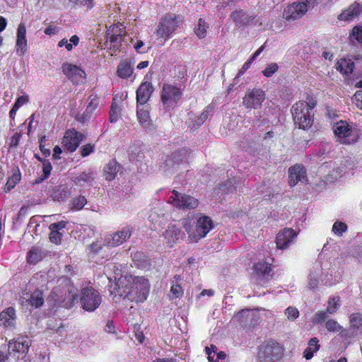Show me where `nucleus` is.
Masks as SVG:
<instances>
[{
	"mask_svg": "<svg viewBox=\"0 0 362 362\" xmlns=\"http://www.w3.org/2000/svg\"><path fill=\"white\" fill-rule=\"evenodd\" d=\"M350 329L354 334H362V315L360 313L351 314L349 317Z\"/></svg>",
	"mask_w": 362,
	"mask_h": 362,
	"instance_id": "29",
	"label": "nucleus"
},
{
	"mask_svg": "<svg viewBox=\"0 0 362 362\" xmlns=\"http://www.w3.org/2000/svg\"><path fill=\"white\" fill-rule=\"evenodd\" d=\"M356 106L362 110V90H358L354 94Z\"/></svg>",
	"mask_w": 362,
	"mask_h": 362,
	"instance_id": "63",
	"label": "nucleus"
},
{
	"mask_svg": "<svg viewBox=\"0 0 362 362\" xmlns=\"http://www.w3.org/2000/svg\"><path fill=\"white\" fill-rule=\"evenodd\" d=\"M79 42V37L76 35H72L69 40L67 41L65 48L67 51H71L73 49L74 46H77Z\"/></svg>",
	"mask_w": 362,
	"mask_h": 362,
	"instance_id": "56",
	"label": "nucleus"
},
{
	"mask_svg": "<svg viewBox=\"0 0 362 362\" xmlns=\"http://www.w3.org/2000/svg\"><path fill=\"white\" fill-rule=\"evenodd\" d=\"M125 28L122 24H117L112 26H110L107 29L106 35L107 36H125Z\"/></svg>",
	"mask_w": 362,
	"mask_h": 362,
	"instance_id": "39",
	"label": "nucleus"
},
{
	"mask_svg": "<svg viewBox=\"0 0 362 362\" xmlns=\"http://www.w3.org/2000/svg\"><path fill=\"white\" fill-rule=\"evenodd\" d=\"M168 203L182 209H195L199 204L198 200L194 197L179 193L175 189L173 191V194L169 197Z\"/></svg>",
	"mask_w": 362,
	"mask_h": 362,
	"instance_id": "11",
	"label": "nucleus"
},
{
	"mask_svg": "<svg viewBox=\"0 0 362 362\" xmlns=\"http://www.w3.org/2000/svg\"><path fill=\"white\" fill-rule=\"evenodd\" d=\"M75 288L68 278H62L50 293L49 300L54 306L69 308L75 300Z\"/></svg>",
	"mask_w": 362,
	"mask_h": 362,
	"instance_id": "2",
	"label": "nucleus"
},
{
	"mask_svg": "<svg viewBox=\"0 0 362 362\" xmlns=\"http://www.w3.org/2000/svg\"><path fill=\"white\" fill-rule=\"evenodd\" d=\"M214 106L209 105L206 106L199 114L189 112L188 114V119L186 122L188 127L194 131L199 128L204 122L208 119L210 114L213 112Z\"/></svg>",
	"mask_w": 362,
	"mask_h": 362,
	"instance_id": "14",
	"label": "nucleus"
},
{
	"mask_svg": "<svg viewBox=\"0 0 362 362\" xmlns=\"http://www.w3.org/2000/svg\"><path fill=\"white\" fill-rule=\"evenodd\" d=\"M208 28V24L205 22V21L199 18L198 21L197 26L194 30L196 35L200 39L205 37Z\"/></svg>",
	"mask_w": 362,
	"mask_h": 362,
	"instance_id": "44",
	"label": "nucleus"
},
{
	"mask_svg": "<svg viewBox=\"0 0 362 362\" xmlns=\"http://www.w3.org/2000/svg\"><path fill=\"white\" fill-rule=\"evenodd\" d=\"M214 227L213 221L207 216L202 215L197 221L196 228L192 230L189 224L185 223L184 228L188 233V239L192 243H197L200 239L206 235Z\"/></svg>",
	"mask_w": 362,
	"mask_h": 362,
	"instance_id": "5",
	"label": "nucleus"
},
{
	"mask_svg": "<svg viewBox=\"0 0 362 362\" xmlns=\"http://www.w3.org/2000/svg\"><path fill=\"white\" fill-rule=\"evenodd\" d=\"M230 17L238 27L247 25L252 20L251 16L243 10L233 11Z\"/></svg>",
	"mask_w": 362,
	"mask_h": 362,
	"instance_id": "26",
	"label": "nucleus"
},
{
	"mask_svg": "<svg viewBox=\"0 0 362 362\" xmlns=\"http://www.w3.org/2000/svg\"><path fill=\"white\" fill-rule=\"evenodd\" d=\"M95 179V173L92 170L84 171L75 177L74 182L76 185L83 186L90 184Z\"/></svg>",
	"mask_w": 362,
	"mask_h": 362,
	"instance_id": "32",
	"label": "nucleus"
},
{
	"mask_svg": "<svg viewBox=\"0 0 362 362\" xmlns=\"http://www.w3.org/2000/svg\"><path fill=\"white\" fill-rule=\"evenodd\" d=\"M177 28V21L174 15L163 16L156 30V34L159 37L166 40Z\"/></svg>",
	"mask_w": 362,
	"mask_h": 362,
	"instance_id": "12",
	"label": "nucleus"
},
{
	"mask_svg": "<svg viewBox=\"0 0 362 362\" xmlns=\"http://www.w3.org/2000/svg\"><path fill=\"white\" fill-rule=\"evenodd\" d=\"M150 283L144 276L125 275L120 276L110 286V293L113 298L116 297L132 302L143 303L149 294Z\"/></svg>",
	"mask_w": 362,
	"mask_h": 362,
	"instance_id": "1",
	"label": "nucleus"
},
{
	"mask_svg": "<svg viewBox=\"0 0 362 362\" xmlns=\"http://www.w3.org/2000/svg\"><path fill=\"white\" fill-rule=\"evenodd\" d=\"M362 13V5L358 3L352 4L347 9L339 15V21H351Z\"/></svg>",
	"mask_w": 362,
	"mask_h": 362,
	"instance_id": "23",
	"label": "nucleus"
},
{
	"mask_svg": "<svg viewBox=\"0 0 362 362\" xmlns=\"http://www.w3.org/2000/svg\"><path fill=\"white\" fill-rule=\"evenodd\" d=\"M59 31L58 28L55 26H49L45 28L44 33L47 35H54Z\"/></svg>",
	"mask_w": 362,
	"mask_h": 362,
	"instance_id": "64",
	"label": "nucleus"
},
{
	"mask_svg": "<svg viewBox=\"0 0 362 362\" xmlns=\"http://www.w3.org/2000/svg\"><path fill=\"white\" fill-rule=\"evenodd\" d=\"M94 148V145H92L90 144H88L83 146L81 148V156L83 157L89 156L91 153L93 152Z\"/></svg>",
	"mask_w": 362,
	"mask_h": 362,
	"instance_id": "60",
	"label": "nucleus"
},
{
	"mask_svg": "<svg viewBox=\"0 0 362 362\" xmlns=\"http://www.w3.org/2000/svg\"><path fill=\"white\" fill-rule=\"evenodd\" d=\"M132 228L130 226H125L122 230L115 233L110 237L106 238L105 244L108 246L116 247L129 239L132 235Z\"/></svg>",
	"mask_w": 362,
	"mask_h": 362,
	"instance_id": "18",
	"label": "nucleus"
},
{
	"mask_svg": "<svg viewBox=\"0 0 362 362\" xmlns=\"http://www.w3.org/2000/svg\"><path fill=\"white\" fill-rule=\"evenodd\" d=\"M326 329L332 332H340L342 336L346 335V330L334 320H329L325 323Z\"/></svg>",
	"mask_w": 362,
	"mask_h": 362,
	"instance_id": "40",
	"label": "nucleus"
},
{
	"mask_svg": "<svg viewBox=\"0 0 362 362\" xmlns=\"http://www.w3.org/2000/svg\"><path fill=\"white\" fill-rule=\"evenodd\" d=\"M182 95V92L180 87L171 84H163L160 100L164 108L166 110L173 108L181 99Z\"/></svg>",
	"mask_w": 362,
	"mask_h": 362,
	"instance_id": "7",
	"label": "nucleus"
},
{
	"mask_svg": "<svg viewBox=\"0 0 362 362\" xmlns=\"http://www.w3.org/2000/svg\"><path fill=\"white\" fill-rule=\"evenodd\" d=\"M66 223L65 221H59L57 223H54L49 225L50 230H56L59 231L66 227Z\"/></svg>",
	"mask_w": 362,
	"mask_h": 362,
	"instance_id": "62",
	"label": "nucleus"
},
{
	"mask_svg": "<svg viewBox=\"0 0 362 362\" xmlns=\"http://www.w3.org/2000/svg\"><path fill=\"white\" fill-rule=\"evenodd\" d=\"M296 233L291 228H285L280 231L276 238L278 248L284 250L291 243L296 237Z\"/></svg>",
	"mask_w": 362,
	"mask_h": 362,
	"instance_id": "20",
	"label": "nucleus"
},
{
	"mask_svg": "<svg viewBox=\"0 0 362 362\" xmlns=\"http://www.w3.org/2000/svg\"><path fill=\"white\" fill-rule=\"evenodd\" d=\"M16 52L20 56H24L28 49V41L26 38V27L23 23H20L16 33Z\"/></svg>",
	"mask_w": 362,
	"mask_h": 362,
	"instance_id": "19",
	"label": "nucleus"
},
{
	"mask_svg": "<svg viewBox=\"0 0 362 362\" xmlns=\"http://www.w3.org/2000/svg\"><path fill=\"white\" fill-rule=\"evenodd\" d=\"M87 203L86 199L83 196L75 197L71 201V210L79 211L83 208Z\"/></svg>",
	"mask_w": 362,
	"mask_h": 362,
	"instance_id": "48",
	"label": "nucleus"
},
{
	"mask_svg": "<svg viewBox=\"0 0 362 362\" xmlns=\"http://www.w3.org/2000/svg\"><path fill=\"white\" fill-rule=\"evenodd\" d=\"M279 69V66L276 63H271L262 71V74L266 77L272 76Z\"/></svg>",
	"mask_w": 362,
	"mask_h": 362,
	"instance_id": "53",
	"label": "nucleus"
},
{
	"mask_svg": "<svg viewBox=\"0 0 362 362\" xmlns=\"http://www.w3.org/2000/svg\"><path fill=\"white\" fill-rule=\"evenodd\" d=\"M285 315H286L288 320L293 321L298 317L299 311L296 308L289 306L285 310Z\"/></svg>",
	"mask_w": 362,
	"mask_h": 362,
	"instance_id": "52",
	"label": "nucleus"
},
{
	"mask_svg": "<svg viewBox=\"0 0 362 362\" xmlns=\"http://www.w3.org/2000/svg\"><path fill=\"white\" fill-rule=\"evenodd\" d=\"M337 141L341 144H353L359 139L358 129L346 121L340 120L332 127Z\"/></svg>",
	"mask_w": 362,
	"mask_h": 362,
	"instance_id": "4",
	"label": "nucleus"
},
{
	"mask_svg": "<svg viewBox=\"0 0 362 362\" xmlns=\"http://www.w3.org/2000/svg\"><path fill=\"white\" fill-rule=\"evenodd\" d=\"M282 355V346L277 342L269 341L259 347L257 357L261 362H274L278 361Z\"/></svg>",
	"mask_w": 362,
	"mask_h": 362,
	"instance_id": "6",
	"label": "nucleus"
},
{
	"mask_svg": "<svg viewBox=\"0 0 362 362\" xmlns=\"http://www.w3.org/2000/svg\"><path fill=\"white\" fill-rule=\"evenodd\" d=\"M181 280L180 276L176 275L174 276L171 281L170 294L171 298H180L183 295V290L178 282Z\"/></svg>",
	"mask_w": 362,
	"mask_h": 362,
	"instance_id": "37",
	"label": "nucleus"
},
{
	"mask_svg": "<svg viewBox=\"0 0 362 362\" xmlns=\"http://www.w3.org/2000/svg\"><path fill=\"white\" fill-rule=\"evenodd\" d=\"M175 165H178V163L175 164L173 158H167L160 167L163 169L164 172L172 173L174 169L177 170V168Z\"/></svg>",
	"mask_w": 362,
	"mask_h": 362,
	"instance_id": "51",
	"label": "nucleus"
},
{
	"mask_svg": "<svg viewBox=\"0 0 362 362\" xmlns=\"http://www.w3.org/2000/svg\"><path fill=\"white\" fill-rule=\"evenodd\" d=\"M153 88L151 83L144 82L136 90V103L137 105H144L151 98Z\"/></svg>",
	"mask_w": 362,
	"mask_h": 362,
	"instance_id": "21",
	"label": "nucleus"
},
{
	"mask_svg": "<svg viewBox=\"0 0 362 362\" xmlns=\"http://www.w3.org/2000/svg\"><path fill=\"white\" fill-rule=\"evenodd\" d=\"M70 3L80 6L90 8L93 6V0H68Z\"/></svg>",
	"mask_w": 362,
	"mask_h": 362,
	"instance_id": "54",
	"label": "nucleus"
},
{
	"mask_svg": "<svg viewBox=\"0 0 362 362\" xmlns=\"http://www.w3.org/2000/svg\"><path fill=\"white\" fill-rule=\"evenodd\" d=\"M89 99L90 101L85 111L87 116L90 115L98 108L99 104L98 98L96 95H90Z\"/></svg>",
	"mask_w": 362,
	"mask_h": 362,
	"instance_id": "46",
	"label": "nucleus"
},
{
	"mask_svg": "<svg viewBox=\"0 0 362 362\" xmlns=\"http://www.w3.org/2000/svg\"><path fill=\"white\" fill-rule=\"evenodd\" d=\"M62 233L59 231L51 230L49 234L50 241L55 244H59L62 240Z\"/></svg>",
	"mask_w": 362,
	"mask_h": 362,
	"instance_id": "58",
	"label": "nucleus"
},
{
	"mask_svg": "<svg viewBox=\"0 0 362 362\" xmlns=\"http://www.w3.org/2000/svg\"><path fill=\"white\" fill-rule=\"evenodd\" d=\"M316 0H306L305 2L293 3L288 6L284 11V18L287 21H294L301 18L308 8L313 7Z\"/></svg>",
	"mask_w": 362,
	"mask_h": 362,
	"instance_id": "9",
	"label": "nucleus"
},
{
	"mask_svg": "<svg viewBox=\"0 0 362 362\" xmlns=\"http://www.w3.org/2000/svg\"><path fill=\"white\" fill-rule=\"evenodd\" d=\"M148 220L153 224H161L165 220V213L160 206H156L149 211Z\"/></svg>",
	"mask_w": 362,
	"mask_h": 362,
	"instance_id": "34",
	"label": "nucleus"
},
{
	"mask_svg": "<svg viewBox=\"0 0 362 362\" xmlns=\"http://www.w3.org/2000/svg\"><path fill=\"white\" fill-rule=\"evenodd\" d=\"M137 117L140 124L145 129L149 130L153 129V124L150 119L148 111L141 105H137Z\"/></svg>",
	"mask_w": 362,
	"mask_h": 362,
	"instance_id": "25",
	"label": "nucleus"
},
{
	"mask_svg": "<svg viewBox=\"0 0 362 362\" xmlns=\"http://www.w3.org/2000/svg\"><path fill=\"white\" fill-rule=\"evenodd\" d=\"M83 139V135L81 133L74 129H68L64 133L62 144L66 150L74 152L76 150Z\"/></svg>",
	"mask_w": 362,
	"mask_h": 362,
	"instance_id": "15",
	"label": "nucleus"
},
{
	"mask_svg": "<svg viewBox=\"0 0 362 362\" xmlns=\"http://www.w3.org/2000/svg\"><path fill=\"white\" fill-rule=\"evenodd\" d=\"M124 36H107V47L110 50V54L111 55L115 54V53L119 50L122 42L124 40Z\"/></svg>",
	"mask_w": 362,
	"mask_h": 362,
	"instance_id": "35",
	"label": "nucleus"
},
{
	"mask_svg": "<svg viewBox=\"0 0 362 362\" xmlns=\"http://www.w3.org/2000/svg\"><path fill=\"white\" fill-rule=\"evenodd\" d=\"M238 124L236 116H226L223 119V127L228 131L233 130Z\"/></svg>",
	"mask_w": 362,
	"mask_h": 362,
	"instance_id": "47",
	"label": "nucleus"
},
{
	"mask_svg": "<svg viewBox=\"0 0 362 362\" xmlns=\"http://www.w3.org/2000/svg\"><path fill=\"white\" fill-rule=\"evenodd\" d=\"M320 349L319 340L316 337L310 339L308 341V346L303 351V357L310 360L313 357L314 353Z\"/></svg>",
	"mask_w": 362,
	"mask_h": 362,
	"instance_id": "36",
	"label": "nucleus"
},
{
	"mask_svg": "<svg viewBox=\"0 0 362 362\" xmlns=\"http://www.w3.org/2000/svg\"><path fill=\"white\" fill-rule=\"evenodd\" d=\"M23 303H25V302H23ZM25 303L34 308H40L44 304L42 292L40 290L35 291L29 296V298L25 300Z\"/></svg>",
	"mask_w": 362,
	"mask_h": 362,
	"instance_id": "28",
	"label": "nucleus"
},
{
	"mask_svg": "<svg viewBox=\"0 0 362 362\" xmlns=\"http://www.w3.org/2000/svg\"><path fill=\"white\" fill-rule=\"evenodd\" d=\"M44 257V253L40 247H33L28 252V261L32 264H36Z\"/></svg>",
	"mask_w": 362,
	"mask_h": 362,
	"instance_id": "38",
	"label": "nucleus"
},
{
	"mask_svg": "<svg viewBox=\"0 0 362 362\" xmlns=\"http://www.w3.org/2000/svg\"><path fill=\"white\" fill-rule=\"evenodd\" d=\"M354 68V63L350 59H340L337 64V70L344 75L351 74Z\"/></svg>",
	"mask_w": 362,
	"mask_h": 362,
	"instance_id": "33",
	"label": "nucleus"
},
{
	"mask_svg": "<svg viewBox=\"0 0 362 362\" xmlns=\"http://www.w3.org/2000/svg\"><path fill=\"white\" fill-rule=\"evenodd\" d=\"M133 74V65L127 60L122 61L117 69V74L121 78H128Z\"/></svg>",
	"mask_w": 362,
	"mask_h": 362,
	"instance_id": "31",
	"label": "nucleus"
},
{
	"mask_svg": "<svg viewBox=\"0 0 362 362\" xmlns=\"http://www.w3.org/2000/svg\"><path fill=\"white\" fill-rule=\"evenodd\" d=\"M51 197L54 201L61 202L68 197V192L65 187L59 186L54 189Z\"/></svg>",
	"mask_w": 362,
	"mask_h": 362,
	"instance_id": "42",
	"label": "nucleus"
},
{
	"mask_svg": "<svg viewBox=\"0 0 362 362\" xmlns=\"http://www.w3.org/2000/svg\"><path fill=\"white\" fill-rule=\"evenodd\" d=\"M254 270L258 275H265L271 271L270 265L266 262H259L254 265Z\"/></svg>",
	"mask_w": 362,
	"mask_h": 362,
	"instance_id": "45",
	"label": "nucleus"
},
{
	"mask_svg": "<svg viewBox=\"0 0 362 362\" xmlns=\"http://www.w3.org/2000/svg\"><path fill=\"white\" fill-rule=\"evenodd\" d=\"M288 184L293 187L298 182L305 183L307 182L306 170L302 165H295L288 169Z\"/></svg>",
	"mask_w": 362,
	"mask_h": 362,
	"instance_id": "17",
	"label": "nucleus"
},
{
	"mask_svg": "<svg viewBox=\"0 0 362 362\" xmlns=\"http://www.w3.org/2000/svg\"><path fill=\"white\" fill-rule=\"evenodd\" d=\"M351 40H356L358 42L362 43V26H355L350 35Z\"/></svg>",
	"mask_w": 362,
	"mask_h": 362,
	"instance_id": "49",
	"label": "nucleus"
},
{
	"mask_svg": "<svg viewBox=\"0 0 362 362\" xmlns=\"http://www.w3.org/2000/svg\"><path fill=\"white\" fill-rule=\"evenodd\" d=\"M16 315L14 308L10 307L0 313V325L4 327L13 329L16 326Z\"/></svg>",
	"mask_w": 362,
	"mask_h": 362,
	"instance_id": "22",
	"label": "nucleus"
},
{
	"mask_svg": "<svg viewBox=\"0 0 362 362\" xmlns=\"http://www.w3.org/2000/svg\"><path fill=\"white\" fill-rule=\"evenodd\" d=\"M315 106L314 102L307 103L299 101L295 103L291 108L293 119L299 128L307 129L313 122V108Z\"/></svg>",
	"mask_w": 362,
	"mask_h": 362,
	"instance_id": "3",
	"label": "nucleus"
},
{
	"mask_svg": "<svg viewBox=\"0 0 362 362\" xmlns=\"http://www.w3.org/2000/svg\"><path fill=\"white\" fill-rule=\"evenodd\" d=\"M30 340L28 337H21L16 339L10 340L8 344V353L13 354L14 356L16 354L17 358L24 357L28 351L30 346Z\"/></svg>",
	"mask_w": 362,
	"mask_h": 362,
	"instance_id": "13",
	"label": "nucleus"
},
{
	"mask_svg": "<svg viewBox=\"0 0 362 362\" xmlns=\"http://www.w3.org/2000/svg\"><path fill=\"white\" fill-rule=\"evenodd\" d=\"M180 230L175 225H169L163 233V237L170 247H172L179 239Z\"/></svg>",
	"mask_w": 362,
	"mask_h": 362,
	"instance_id": "24",
	"label": "nucleus"
},
{
	"mask_svg": "<svg viewBox=\"0 0 362 362\" xmlns=\"http://www.w3.org/2000/svg\"><path fill=\"white\" fill-rule=\"evenodd\" d=\"M62 71L74 83H83L86 80V73L80 67L70 64H64Z\"/></svg>",
	"mask_w": 362,
	"mask_h": 362,
	"instance_id": "16",
	"label": "nucleus"
},
{
	"mask_svg": "<svg viewBox=\"0 0 362 362\" xmlns=\"http://www.w3.org/2000/svg\"><path fill=\"white\" fill-rule=\"evenodd\" d=\"M216 346L214 345H211V347H206V353L208 355L209 362H216L217 360H214V356H216Z\"/></svg>",
	"mask_w": 362,
	"mask_h": 362,
	"instance_id": "57",
	"label": "nucleus"
},
{
	"mask_svg": "<svg viewBox=\"0 0 362 362\" xmlns=\"http://www.w3.org/2000/svg\"><path fill=\"white\" fill-rule=\"evenodd\" d=\"M80 301L82 308L88 312H93L102 303V296L92 287H86L81 291Z\"/></svg>",
	"mask_w": 362,
	"mask_h": 362,
	"instance_id": "8",
	"label": "nucleus"
},
{
	"mask_svg": "<svg viewBox=\"0 0 362 362\" xmlns=\"http://www.w3.org/2000/svg\"><path fill=\"white\" fill-rule=\"evenodd\" d=\"M346 230L347 226L343 222L336 221L332 226V231L339 236H341Z\"/></svg>",
	"mask_w": 362,
	"mask_h": 362,
	"instance_id": "50",
	"label": "nucleus"
},
{
	"mask_svg": "<svg viewBox=\"0 0 362 362\" xmlns=\"http://www.w3.org/2000/svg\"><path fill=\"white\" fill-rule=\"evenodd\" d=\"M28 101H29L28 95H22L17 98V100L15 102L13 105L16 106V108H20L22 105L28 103Z\"/></svg>",
	"mask_w": 362,
	"mask_h": 362,
	"instance_id": "61",
	"label": "nucleus"
},
{
	"mask_svg": "<svg viewBox=\"0 0 362 362\" xmlns=\"http://www.w3.org/2000/svg\"><path fill=\"white\" fill-rule=\"evenodd\" d=\"M265 92L261 88L248 89L243 98V105L247 109H258L265 100Z\"/></svg>",
	"mask_w": 362,
	"mask_h": 362,
	"instance_id": "10",
	"label": "nucleus"
},
{
	"mask_svg": "<svg viewBox=\"0 0 362 362\" xmlns=\"http://www.w3.org/2000/svg\"><path fill=\"white\" fill-rule=\"evenodd\" d=\"M327 311L329 315L335 313L340 308V298L338 296L330 297L327 303Z\"/></svg>",
	"mask_w": 362,
	"mask_h": 362,
	"instance_id": "43",
	"label": "nucleus"
},
{
	"mask_svg": "<svg viewBox=\"0 0 362 362\" xmlns=\"http://www.w3.org/2000/svg\"><path fill=\"white\" fill-rule=\"evenodd\" d=\"M320 271L319 269L312 271L308 276V287L310 290H315L319 284Z\"/></svg>",
	"mask_w": 362,
	"mask_h": 362,
	"instance_id": "41",
	"label": "nucleus"
},
{
	"mask_svg": "<svg viewBox=\"0 0 362 362\" xmlns=\"http://www.w3.org/2000/svg\"><path fill=\"white\" fill-rule=\"evenodd\" d=\"M120 169V165L115 160H110L104 168V175L107 180L115 179Z\"/></svg>",
	"mask_w": 362,
	"mask_h": 362,
	"instance_id": "30",
	"label": "nucleus"
},
{
	"mask_svg": "<svg viewBox=\"0 0 362 362\" xmlns=\"http://www.w3.org/2000/svg\"><path fill=\"white\" fill-rule=\"evenodd\" d=\"M132 260L135 265L142 269H148L151 264L149 258L143 252H135L132 253Z\"/></svg>",
	"mask_w": 362,
	"mask_h": 362,
	"instance_id": "27",
	"label": "nucleus"
},
{
	"mask_svg": "<svg viewBox=\"0 0 362 362\" xmlns=\"http://www.w3.org/2000/svg\"><path fill=\"white\" fill-rule=\"evenodd\" d=\"M329 313L326 310L317 313L313 320V323L319 324L324 322L328 317Z\"/></svg>",
	"mask_w": 362,
	"mask_h": 362,
	"instance_id": "55",
	"label": "nucleus"
},
{
	"mask_svg": "<svg viewBox=\"0 0 362 362\" xmlns=\"http://www.w3.org/2000/svg\"><path fill=\"white\" fill-rule=\"evenodd\" d=\"M42 167L44 178L46 179L49 176L52 167L49 160H44L42 163Z\"/></svg>",
	"mask_w": 362,
	"mask_h": 362,
	"instance_id": "59",
	"label": "nucleus"
}]
</instances>
